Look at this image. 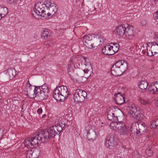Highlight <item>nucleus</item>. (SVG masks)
<instances>
[{"label": "nucleus", "mask_w": 158, "mask_h": 158, "mask_svg": "<svg viewBox=\"0 0 158 158\" xmlns=\"http://www.w3.org/2000/svg\"><path fill=\"white\" fill-rule=\"evenodd\" d=\"M150 127L154 129L158 127V118H156L151 123Z\"/></svg>", "instance_id": "nucleus-30"}, {"label": "nucleus", "mask_w": 158, "mask_h": 158, "mask_svg": "<svg viewBox=\"0 0 158 158\" xmlns=\"http://www.w3.org/2000/svg\"><path fill=\"white\" fill-rule=\"evenodd\" d=\"M46 1L39 2L35 4L33 8L34 11L37 15L46 18L47 17V7Z\"/></svg>", "instance_id": "nucleus-6"}, {"label": "nucleus", "mask_w": 158, "mask_h": 158, "mask_svg": "<svg viewBox=\"0 0 158 158\" xmlns=\"http://www.w3.org/2000/svg\"><path fill=\"white\" fill-rule=\"evenodd\" d=\"M107 117L109 120L111 121H118V115L117 114V111L114 108L111 109L107 112Z\"/></svg>", "instance_id": "nucleus-15"}, {"label": "nucleus", "mask_w": 158, "mask_h": 158, "mask_svg": "<svg viewBox=\"0 0 158 158\" xmlns=\"http://www.w3.org/2000/svg\"><path fill=\"white\" fill-rule=\"evenodd\" d=\"M146 154L148 155V156H150L152 154V152L151 149L150 148L149 149H147L145 151Z\"/></svg>", "instance_id": "nucleus-37"}, {"label": "nucleus", "mask_w": 158, "mask_h": 158, "mask_svg": "<svg viewBox=\"0 0 158 158\" xmlns=\"http://www.w3.org/2000/svg\"><path fill=\"white\" fill-rule=\"evenodd\" d=\"M33 158H38L40 155V152L37 148L34 149L32 151Z\"/></svg>", "instance_id": "nucleus-29"}, {"label": "nucleus", "mask_w": 158, "mask_h": 158, "mask_svg": "<svg viewBox=\"0 0 158 158\" xmlns=\"http://www.w3.org/2000/svg\"><path fill=\"white\" fill-rule=\"evenodd\" d=\"M85 132L86 134L87 138L89 139L95 140L98 137V134L94 131L90 126H87L85 128Z\"/></svg>", "instance_id": "nucleus-12"}, {"label": "nucleus", "mask_w": 158, "mask_h": 158, "mask_svg": "<svg viewBox=\"0 0 158 158\" xmlns=\"http://www.w3.org/2000/svg\"><path fill=\"white\" fill-rule=\"evenodd\" d=\"M130 130L137 134H142L147 132V127L144 123H139L138 122H135L132 123Z\"/></svg>", "instance_id": "nucleus-8"}, {"label": "nucleus", "mask_w": 158, "mask_h": 158, "mask_svg": "<svg viewBox=\"0 0 158 158\" xmlns=\"http://www.w3.org/2000/svg\"><path fill=\"white\" fill-rule=\"evenodd\" d=\"M87 96L86 92L81 89H77L74 92L73 99L75 102H81L85 100Z\"/></svg>", "instance_id": "nucleus-9"}, {"label": "nucleus", "mask_w": 158, "mask_h": 158, "mask_svg": "<svg viewBox=\"0 0 158 158\" xmlns=\"http://www.w3.org/2000/svg\"><path fill=\"white\" fill-rule=\"evenodd\" d=\"M148 90L149 93L151 94H157L158 93V91L156 89V87L154 85H150L148 88Z\"/></svg>", "instance_id": "nucleus-26"}, {"label": "nucleus", "mask_w": 158, "mask_h": 158, "mask_svg": "<svg viewBox=\"0 0 158 158\" xmlns=\"http://www.w3.org/2000/svg\"><path fill=\"white\" fill-rule=\"evenodd\" d=\"M8 12V10L7 7L0 6V20L6 15Z\"/></svg>", "instance_id": "nucleus-25"}, {"label": "nucleus", "mask_w": 158, "mask_h": 158, "mask_svg": "<svg viewBox=\"0 0 158 158\" xmlns=\"http://www.w3.org/2000/svg\"><path fill=\"white\" fill-rule=\"evenodd\" d=\"M114 100L118 105H121L125 102L123 95L118 93L114 95Z\"/></svg>", "instance_id": "nucleus-16"}, {"label": "nucleus", "mask_w": 158, "mask_h": 158, "mask_svg": "<svg viewBox=\"0 0 158 158\" xmlns=\"http://www.w3.org/2000/svg\"><path fill=\"white\" fill-rule=\"evenodd\" d=\"M46 5L47 7V17L49 16L53 15L57 11V7L56 4L48 0H46Z\"/></svg>", "instance_id": "nucleus-11"}, {"label": "nucleus", "mask_w": 158, "mask_h": 158, "mask_svg": "<svg viewBox=\"0 0 158 158\" xmlns=\"http://www.w3.org/2000/svg\"><path fill=\"white\" fill-rule=\"evenodd\" d=\"M41 37L44 40L47 39L51 35V32L48 29L44 28L41 32Z\"/></svg>", "instance_id": "nucleus-23"}, {"label": "nucleus", "mask_w": 158, "mask_h": 158, "mask_svg": "<svg viewBox=\"0 0 158 158\" xmlns=\"http://www.w3.org/2000/svg\"><path fill=\"white\" fill-rule=\"evenodd\" d=\"M126 27L124 24L119 25L115 29L116 33L118 35L124 36Z\"/></svg>", "instance_id": "nucleus-18"}, {"label": "nucleus", "mask_w": 158, "mask_h": 158, "mask_svg": "<svg viewBox=\"0 0 158 158\" xmlns=\"http://www.w3.org/2000/svg\"><path fill=\"white\" fill-rule=\"evenodd\" d=\"M33 86L30 84L28 81L25 86L24 91L27 97L31 98L38 96L43 98L48 97L49 95V87L46 84L41 86H35L33 93Z\"/></svg>", "instance_id": "nucleus-3"}, {"label": "nucleus", "mask_w": 158, "mask_h": 158, "mask_svg": "<svg viewBox=\"0 0 158 158\" xmlns=\"http://www.w3.org/2000/svg\"><path fill=\"white\" fill-rule=\"evenodd\" d=\"M145 47L146 48V49L144 50L143 49L142 50V52H146V50L147 51V55L149 56H154L155 54L152 51V49H151V48L148 45V44H143L142 48H144Z\"/></svg>", "instance_id": "nucleus-22"}, {"label": "nucleus", "mask_w": 158, "mask_h": 158, "mask_svg": "<svg viewBox=\"0 0 158 158\" xmlns=\"http://www.w3.org/2000/svg\"><path fill=\"white\" fill-rule=\"evenodd\" d=\"M6 1L8 3L12 4L15 2L16 0H6Z\"/></svg>", "instance_id": "nucleus-38"}, {"label": "nucleus", "mask_w": 158, "mask_h": 158, "mask_svg": "<svg viewBox=\"0 0 158 158\" xmlns=\"http://www.w3.org/2000/svg\"><path fill=\"white\" fill-rule=\"evenodd\" d=\"M46 116V115L45 114H43L42 115V118H45V117Z\"/></svg>", "instance_id": "nucleus-43"}, {"label": "nucleus", "mask_w": 158, "mask_h": 158, "mask_svg": "<svg viewBox=\"0 0 158 158\" xmlns=\"http://www.w3.org/2000/svg\"><path fill=\"white\" fill-rule=\"evenodd\" d=\"M75 65L77 68L81 69L85 73H87L89 70L92 69V66L89 59L85 56H78L76 57H72L68 65V73L72 79L70 73H73L74 77L78 79L79 76L76 71Z\"/></svg>", "instance_id": "nucleus-2"}, {"label": "nucleus", "mask_w": 158, "mask_h": 158, "mask_svg": "<svg viewBox=\"0 0 158 158\" xmlns=\"http://www.w3.org/2000/svg\"><path fill=\"white\" fill-rule=\"evenodd\" d=\"M156 14L157 15V16H156V17L158 19V11L156 12Z\"/></svg>", "instance_id": "nucleus-44"}, {"label": "nucleus", "mask_w": 158, "mask_h": 158, "mask_svg": "<svg viewBox=\"0 0 158 158\" xmlns=\"http://www.w3.org/2000/svg\"><path fill=\"white\" fill-rule=\"evenodd\" d=\"M69 95V92L67 87L61 85L56 87L54 89L53 96L56 101L63 102Z\"/></svg>", "instance_id": "nucleus-4"}, {"label": "nucleus", "mask_w": 158, "mask_h": 158, "mask_svg": "<svg viewBox=\"0 0 158 158\" xmlns=\"http://www.w3.org/2000/svg\"><path fill=\"white\" fill-rule=\"evenodd\" d=\"M148 136H147V137H148Z\"/></svg>", "instance_id": "nucleus-47"}, {"label": "nucleus", "mask_w": 158, "mask_h": 158, "mask_svg": "<svg viewBox=\"0 0 158 158\" xmlns=\"http://www.w3.org/2000/svg\"><path fill=\"white\" fill-rule=\"evenodd\" d=\"M5 77L7 80L13 79L17 74V71L14 69L10 68L4 72Z\"/></svg>", "instance_id": "nucleus-14"}, {"label": "nucleus", "mask_w": 158, "mask_h": 158, "mask_svg": "<svg viewBox=\"0 0 158 158\" xmlns=\"http://www.w3.org/2000/svg\"><path fill=\"white\" fill-rule=\"evenodd\" d=\"M112 47L110 43L109 44L106 45L102 49V53L105 55H113V51H112Z\"/></svg>", "instance_id": "nucleus-17"}, {"label": "nucleus", "mask_w": 158, "mask_h": 158, "mask_svg": "<svg viewBox=\"0 0 158 158\" xmlns=\"http://www.w3.org/2000/svg\"><path fill=\"white\" fill-rule=\"evenodd\" d=\"M70 75L72 77V80L74 82H77L78 83H82L85 82L86 81V79L85 77H83L79 76L78 79L75 78L74 76H73V74L71 72L70 73Z\"/></svg>", "instance_id": "nucleus-21"}, {"label": "nucleus", "mask_w": 158, "mask_h": 158, "mask_svg": "<svg viewBox=\"0 0 158 158\" xmlns=\"http://www.w3.org/2000/svg\"><path fill=\"white\" fill-rule=\"evenodd\" d=\"M141 103L143 105H146V104H149L150 103V102L149 101L146 100L144 99H139Z\"/></svg>", "instance_id": "nucleus-35"}, {"label": "nucleus", "mask_w": 158, "mask_h": 158, "mask_svg": "<svg viewBox=\"0 0 158 158\" xmlns=\"http://www.w3.org/2000/svg\"><path fill=\"white\" fill-rule=\"evenodd\" d=\"M143 23H142V24L143 25L145 24L146 23V22L145 20L143 21Z\"/></svg>", "instance_id": "nucleus-42"}, {"label": "nucleus", "mask_w": 158, "mask_h": 158, "mask_svg": "<svg viewBox=\"0 0 158 158\" xmlns=\"http://www.w3.org/2000/svg\"><path fill=\"white\" fill-rule=\"evenodd\" d=\"M127 109L129 110L128 114L131 117H134L137 112V108L133 104H131L127 108Z\"/></svg>", "instance_id": "nucleus-19"}, {"label": "nucleus", "mask_w": 158, "mask_h": 158, "mask_svg": "<svg viewBox=\"0 0 158 158\" xmlns=\"http://www.w3.org/2000/svg\"><path fill=\"white\" fill-rule=\"evenodd\" d=\"M119 139L118 136L114 135L111 136L110 138H107L106 139L105 146L106 148L111 149L117 145Z\"/></svg>", "instance_id": "nucleus-10"}, {"label": "nucleus", "mask_w": 158, "mask_h": 158, "mask_svg": "<svg viewBox=\"0 0 158 158\" xmlns=\"http://www.w3.org/2000/svg\"><path fill=\"white\" fill-rule=\"evenodd\" d=\"M141 154L137 151H134L132 153L133 158H141Z\"/></svg>", "instance_id": "nucleus-32"}, {"label": "nucleus", "mask_w": 158, "mask_h": 158, "mask_svg": "<svg viewBox=\"0 0 158 158\" xmlns=\"http://www.w3.org/2000/svg\"><path fill=\"white\" fill-rule=\"evenodd\" d=\"M84 44L86 47L88 48H91L93 47L92 44L91 42V41H88L87 43H85Z\"/></svg>", "instance_id": "nucleus-36"}, {"label": "nucleus", "mask_w": 158, "mask_h": 158, "mask_svg": "<svg viewBox=\"0 0 158 158\" xmlns=\"http://www.w3.org/2000/svg\"><path fill=\"white\" fill-rule=\"evenodd\" d=\"M148 136H147V137H148Z\"/></svg>", "instance_id": "nucleus-46"}, {"label": "nucleus", "mask_w": 158, "mask_h": 158, "mask_svg": "<svg viewBox=\"0 0 158 158\" xmlns=\"http://www.w3.org/2000/svg\"><path fill=\"white\" fill-rule=\"evenodd\" d=\"M68 112H69V113L68 114H65L64 115V116H63V118H66L67 117H69V116H70V112H69V111H68Z\"/></svg>", "instance_id": "nucleus-39"}, {"label": "nucleus", "mask_w": 158, "mask_h": 158, "mask_svg": "<svg viewBox=\"0 0 158 158\" xmlns=\"http://www.w3.org/2000/svg\"><path fill=\"white\" fill-rule=\"evenodd\" d=\"M148 83L145 81H141L138 84V87L140 91L142 92H145L147 89Z\"/></svg>", "instance_id": "nucleus-20"}, {"label": "nucleus", "mask_w": 158, "mask_h": 158, "mask_svg": "<svg viewBox=\"0 0 158 158\" xmlns=\"http://www.w3.org/2000/svg\"><path fill=\"white\" fill-rule=\"evenodd\" d=\"M110 127L112 130L119 133L121 135H127L128 129L124 122L122 121L113 122L111 123Z\"/></svg>", "instance_id": "nucleus-7"}, {"label": "nucleus", "mask_w": 158, "mask_h": 158, "mask_svg": "<svg viewBox=\"0 0 158 158\" xmlns=\"http://www.w3.org/2000/svg\"><path fill=\"white\" fill-rule=\"evenodd\" d=\"M135 35V31L133 27L128 25L126 28L124 37L128 40L132 39Z\"/></svg>", "instance_id": "nucleus-13"}, {"label": "nucleus", "mask_w": 158, "mask_h": 158, "mask_svg": "<svg viewBox=\"0 0 158 158\" xmlns=\"http://www.w3.org/2000/svg\"><path fill=\"white\" fill-rule=\"evenodd\" d=\"M47 44L49 46H51L52 45V42H48Z\"/></svg>", "instance_id": "nucleus-41"}, {"label": "nucleus", "mask_w": 158, "mask_h": 158, "mask_svg": "<svg viewBox=\"0 0 158 158\" xmlns=\"http://www.w3.org/2000/svg\"><path fill=\"white\" fill-rule=\"evenodd\" d=\"M148 45L151 48L152 51L156 54L158 53V44L156 43L151 42L148 43Z\"/></svg>", "instance_id": "nucleus-24"}, {"label": "nucleus", "mask_w": 158, "mask_h": 158, "mask_svg": "<svg viewBox=\"0 0 158 158\" xmlns=\"http://www.w3.org/2000/svg\"><path fill=\"white\" fill-rule=\"evenodd\" d=\"M92 39V36L90 35H88L85 36L83 37L82 40L83 44L87 43L88 41H91Z\"/></svg>", "instance_id": "nucleus-31"}, {"label": "nucleus", "mask_w": 158, "mask_h": 158, "mask_svg": "<svg viewBox=\"0 0 158 158\" xmlns=\"http://www.w3.org/2000/svg\"><path fill=\"white\" fill-rule=\"evenodd\" d=\"M23 143L24 146L27 148L33 146L31 140V138H28L25 139L23 142Z\"/></svg>", "instance_id": "nucleus-27"}, {"label": "nucleus", "mask_w": 158, "mask_h": 158, "mask_svg": "<svg viewBox=\"0 0 158 158\" xmlns=\"http://www.w3.org/2000/svg\"><path fill=\"white\" fill-rule=\"evenodd\" d=\"M2 131V129H0V133H1Z\"/></svg>", "instance_id": "nucleus-45"}, {"label": "nucleus", "mask_w": 158, "mask_h": 158, "mask_svg": "<svg viewBox=\"0 0 158 158\" xmlns=\"http://www.w3.org/2000/svg\"><path fill=\"white\" fill-rule=\"evenodd\" d=\"M134 117H136L138 120H142L144 117L143 115L141 113H139L137 114H135L134 115Z\"/></svg>", "instance_id": "nucleus-33"}, {"label": "nucleus", "mask_w": 158, "mask_h": 158, "mask_svg": "<svg viewBox=\"0 0 158 158\" xmlns=\"http://www.w3.org/2000/svg\"><path fill=\"white\" fill-rule=\"evenodd\" d=\"M42 111L43 110L41 108H38L37 111V113L39 114H41L42 113Z\"/></svg>", "instance_id": "nucleus-40"}, {"label": "nucleus", "mask_w": 158, "mask_h": 158, "mask_svg": "<svg viewBox=\"0 0 158 158\" xmlns=\"http://www.w3.org/2000/svg\"><path fill=\"white\" fill-rule=\"evenodd\" d=\"M127 68L128 65L126 62L123 60L118 61L112 67L111 74L114 76H118L125 72Z\"/></svg>", "instance_id": "nucleus-5"}, {"label": "nucleus", "mask_w": 158, "mask_h": 158, "mask_svg": "<svg viewBox=\"0 0 158 158\" xmlns=\"http://www.w3.org/2000/svg\"><path fill=\"white\" fill-rule=\"evenodd\" d=\"M65 125L64 123L59 122L56 124L51 127L48 131L42 130L37 134H33L31 138L33 146L38 145L41 143L48 141L56 134H59Z\"/></svg>", "instance_id": "nucleus-1"}, {"label": "nucleus", "mask_w": 158, "mask_h": 158, "mask_svg": "<svg viewBox=\"0 0 158 158\" xmlns=\"http://www.w3.org/2000/svg\"><path fill=\"white\" fill-rule=\"evenodd\" d=\"M111 47H112V51L113 52V54H114L115 53L117 52L119 50V45L117 44H114L113 43H110Z\"/></svg>", "instance_id": "nucleus-28"}, {"label": "nucleus", "mask_w": 158, "mask_h": 158, "mask_svg": "<svg viewBox=\"0 0 158 158\" xmlns=\"http://www.w3.org/2000/svg\"><path fill=\"white\" fill-rule=\"evenodd\" d=\"M26 158H33L32 150H29L26 152L25 154Z\"/></svg>", "instance_id": "nucleus-34"}]
</instances>
